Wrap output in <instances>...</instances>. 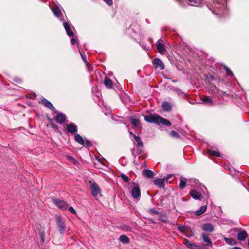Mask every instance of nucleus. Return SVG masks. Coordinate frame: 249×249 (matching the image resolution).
I'll use <instances>...</instances> for the list:
<instances>
[{"instance_id":"obj_10","label":"nucleus","mask_w":249,"mask_h":249,"mask_svg":"<svg viewBox=\"0 0 249 249\" xmlns=\"http://www.w3.org/2000/svg\"><path fill=\"white\" fill-rule=\"evenodd\" d=\"M157 50L159 53L163 54L165 53V49L163 41L161 39H159L156 43Z\"/></svg>"},{"instance_id":"obj_19","label":"nucleus","mask_w":249,"mask_h":249,"mask_svg":"<svg viewBox=\"0 0 249 249\" xmlns=\"http://www.w3.org/2000/svg\"><path fill=\"white\" fill-rule=\"evenodd\" d=\"M248 236L247 233L244 230L241 231L237 234V239L240 241H244Z\"/></svg>"},{"instance_id":"obj_12","label":"nucleus","mask_w":249,"mask_h":249,"mask_svg":"<svg viewBox=\"0 0 249 249\" xmlns=\"http://www.w3.org/2000/svg\"><path fill=\"white\" fill-rule=\"evenodd\" d=\"M66 129L68 132L70 133H75L77 132V126L73 123L67 124Z\"/></svg>"},{"instance_id":"obj_46","label":"nucleus","mask_w":249,"mask_h":249,"mask_svg":"<svg viewBox=\"0 0 249 249\" xmlns=\"http://www.w3.org/2000/svg\"><path fill=\"white\" fill-rule=\"evenodd\" d=\"M68 158L69 160H71L75 161V159H74L72 156H69L68 157Z\"/></svg>"},{"instance_id":"obj_5","label":"nucleus","mask_w":249,"mask_h":249,"mask_svg":"<svg viewBox=\"0 0 249 249\" xmlns=\"http://www.w3.org/2000/svg\"><path fill=\"white\" fill-rule=\"evenodd\" d=\"M63 26L68 36L70 37L73 36L74 33L72 28L74 29V27L71 24H70L69 23L67 22L63 23Z\"/></svg>"},{"instance_id":"obj_16","label":"nucleus","mask_w":249,"mask_h":249,"mask_svg":"<svg viewBox=\"0 0 249 249\" xmlns=\"http://www.w3.org/2000/svg\"><path fill=\"white\" fill-rule=\"evenodd\" d=\"M55 120L57 122L62 124L65 122L66 120L65 115L62 113H59L55 117Z\"/></svg>"},{"instance_id":"obj_45","label":"nucleus","mask_w":249,"mask_h":249,"mask_svg":"<svg viewBox=\"0 0 249 249\" xmlns=\"http://www.w3.org/2000/svg\"><path fill=\"white\" fill-rule=\"evenodd\" d=\"M40 236H41V240L43 242L44 241V240H45V234H44V233H41Z\"/></svg>"},{"instance_id":"obj_40","label":"nucleus","mask_w":249,"mask_h":249,"mask_svg":"<svg viewBox=\"0 0 249 249\" xmlns=\"http://www.w3.org/2000/svg\"><path fill=\"white\" fill-rule=\"evenodd\" d=\"M103 1L109 6H111L113 4L112 0H103Z\"/></svg>"},{"instance_id":"obj_50","label":"nucleus","mask_w":249,"mask_h":249,"mask_svg":"<svg viewBox=\"0 0 249 249\" xmlns=\"http://www.w3.org/2000/svg\"><path fill=\"white\" fill-rule=\"evenodd\" d=\"M129 134L131 136H132L134 137V135H135L132 132H129Z\"/></svg>"},{"instance_id":"obj_32","label":"nucleus","mask_w":249,"mask_h":249,"mask_svg":"<svg viewBox=\"0 0 249 249\" xmlns=\"http://www.w3.org/2000/svg\"><path fill=\"white\" fill-rule=\"evenodd\" d=\"M208 154L210 155H213L215 157H220V153L218 151H214L212 150H208Z\"/></svg>"},{"instance_id":"obj_23","label":"nucleus","mask_w":249,"mask_h":249,"mask_svg":"<svg viewBox=\"0 0 249 249\" xmlns=\"http://www.w3.org/2000/svg\"><path fill=\"white\" fill-rule=\"evenodd\" d=\"M163 124L167 126H170L171 125V122L167 119L160 117L159 125Z\"/></svg>"},{"instance_id":"obj_30","label":"nucleus","mask_w":249,"mask_h":249,"mask_svg":"<svg viewBox=\"0 0 249 249\" xmlns=\"http://www.w3.org/2000/svg\"><path fill=\"white\" fill-rule=\"evenodd\" d=\"M202 100L204 103L207 104L208 105H213V101L208 96H205L202 99Z\"/></svg>"},{"instance_id":"obj_4","label":"nucleus","mask_w":249,"mask_h":249,"mask_svg":"<svg viewBox=\"0 0 249 249\" xmlns=\"http://www.w3.org/2000/svg\"><path fill=\"white\" fill-rule=\"evenodd\" d=\"M160 116L158 115H150L144 116V120L149 123H157L159 124Z\"/></svg>"},{"instance_id":"obj_31","label":"nucleus","mask_w":249,"mask_h":249,"mask_svg":"<svg viewBox=\"0 0 249 249\" xmlns=\"http://www.w3.org/2000/svg\"><path fill=\"white\" fill-rule=\"evenodd\" d=\"M225 241L228 244L230 245H235L237 244L236 241L232 238H225Z\"/></svg>"},{"instance_id":"obj_39","label":"nucleus","mask_w":249,"mask_h":249,"mask_svg":"<svg viewBox=\"0 0 249 249\" xmlns=\"http://www.w3.org/2000/svg\"><path fill=\"white\" fill-rule=\"evenodd\" d=\"M69 210L70 211V212L71 213H72V214H76V211L74 210V209L72 207H71V206L69 208Z\"/></svg>"},{"instance_id":"obj_2","label":"nucleus","mask_w":249,"mask_h":249,"mask_svg":"<svg viewBox=\"0 0 249 249\" xmlns=\"http://www.w3.org/2000/svg\"><path fill=\"white\" fill-rule=\"evenodd\" d=\"M56 222L60 233L63 235L66 230V225L65 221L60 216H56Z\"/></svg>"},{"instance_id":"obj_3","label":"nucleus","mask_w":249,"mask_h":249,"mask_svg":"<svg viewBox=\"0 0 249 249\" xmlns=\"http://www.w3.org/2000/svg\"><path fill=\"white\" fill-rule=\"evenodd\" d=\"M90 188L92 195L94 197H97L99 196H101V189L97 183L91 182L90 184Z\"/></svg>"},{"instance_id":"obj_14","label":"nucleus","mask_w":249,"mask_h":249,"mask_svg":"<svg viewBox=\"0 0 249 249\" xmlns=\"http://www.w3.org/2000/svg\"><path fill=\"white\" fill-rule=\"evenodd\" d=\"M166 181L164 178H158L153 181L154 184L160 188H164L165 187Z\"/></svg>"},{"instance_id":"obj_36","label":"nucleus","mask_w":249,"mask_h":249,"mask_svg":"<svg viewBox=\"0 0 249 249\" xmlns=\"http://www.w3.org/2000/svg\"><path fill=\"white\" fill-rule=\"evenodd\" d=\"M170 135L171 136L176 138H179V135L176 131L172 130L170 132Z\"/></svg>"},{"instance_id":"obj_43","label":"nucleus","mask_w":249,"mask_h":249,"mask_svg":"<svg viewBox=\"0 0 249 249\" xmlns=\"http://www.w3.org/2000/svg\"><path fill=\"white\" fill-rule=\"evenodd\" d=\"M71 43L72 44V45H74L75 44V43H76V40L74 38H72L71 40Z\"/></svg>"},{"instance_id":"obj_48","label":"nucleus","mask_w":249,"mask_h":249,"mask_svg":"<svg viewBox=\"0 0 249 249\" xmlns=\"http://www.w3.org/2000/svg\"><path fill=\"white\" fill-rule=\"evenodd\" d=\"M183 227H178V229L181 232H183Z\"/></svg>"},{"instance_id":"obj_29","label":"nucleus","mask_w":249,"mask_h":249,"mask_svg":"<svg viewBox=\"0 0 249 249\" xmlns=\"http://www.w3.org/2000/svg\"><path fill=\"white\" fill-rule=\"evenodd\" d=\"M202 238L203 240L209 244V245H211L212 244L211 239L207 235V234L205 233H202Z\"/></svg>"},{"instance_id":"obj_37","label":"nucleus","mask_w":249,"mask_h":249,"mask_svg":"<svg viewBox=\"0 0 249 249\" xmlns=\"http://www.w3.org/2000/svg\"><path fill=\"white\" fill-rule=\"evenodd\" d=\"M79 53L81 56V58H82L83 61L85 62V63L87 66L88 64H89V63L88 62V61L86 60V56L82 53L81 51L79 49Z\"/></svg>"},{"instance_id":"obj_47","label":"nucleus","mask_w":249,"mask_h":249,"mask_svg":"<svg viewBox=\"0 0 249 249\" xmlns=\"http://www.w3.org/2000/svg\"><path fill=\"white\" fill-rule=\"evenodd\" d=\"M131 151L132 155L134 157H136V155H135V153H134L135 149L134 148H132V149H131Z\"/></svg>"},{"instance_id":"obj_8","label":"nucleus","mask_w":249,"mask_h":249,"mask_svg":"<svg viewBox=\"0 0 249 249\" xmlns=\"http://www.w3.org/2000/svg\"><path fill=\"white\" fill-rule=\"evenodd\" d=\"M54 203L59 208L66 210L68 209V205L65 201L59 199H55L53 200Z\"/></svg>"},{"instance_id":"obj_11","label":"nucleus","mask_w":249,"mask_h":249,"mask_svg":"<svg viewBox=\"0 0 249 249\" xmlns=\"http://www.w3.org/2000/svg\"><path fill=\"white\" fill-rule=\"evenodd\" d=\"M41 102L46 107L50 109L52 111H56L53 104L49 101H48L45 98H42L41 99Z\"/></svg>"},{"instance_id":"obj_20","label":"nucleus","mask_w":249,"mask_h":249,"mask_svg":"<svg viewBox=\"0 0 249 249\" xmlns=\"http://www.w3.org/2000/svg\"><path fill=\"white\" fill-rule=\"evenodd\" d=\"M74 139L75 141L79 144L84 145V140L83 138L78 134H75L74 135Z\"/></svg>"},{"instance_id":"obj_42","label":"nucleus","mask_w":249,"mask_h":249,"mask_svg":"<svg viewBox=\"0 0 249 249\" xmlns=\"http://www.w3.org/2000/svg\"><path fill=\"white\" fill-rule=\"evenodd\" d=\"M171 177V174H168L165 178H164V179H165V181L166 182H167L168 180Z\"/></svg>"},{"instance_id":"obj_49","label":"nucleus","mask_w":249,"mask_h":249,"mask_svg":"<svg viewBox=\"0 0 249 249\" xmlns=\"http://www.w3.org/2000/svg\"><path fill=\"white\" fill-rule=\"evenodd\" d=\"M231 249H242V248H240V247H234Z\"/></svg>"},{"instance_id":"obj_28","label":"nucleus","mask_w":249,"mask_h":249,"mask_svg":"<svg viewBox=\"0 0 249 249\" xmlns=\"http://www.w3.org/2000/svg\"><path fill=\"white\" fill-rule=\"evenodd\" d=\"M120 241L124 244H127L129 242V238L125 235H122L119 237Z\"/></svg>"},{"instance_id":"obj_15","label":"nucleus","mask_w":249,"mask_h":249,"mask_svg":"<svg viewBox=\"0 0 249 249\" xmlns=\"http://www.w3.org/2000/svg\"><path fill=\"white\" fill-rule=\"evenodd\" d=\"M190 194L192 198L196 200H198L202 196L200 193L198 192L196 190H192L190 191Z\"/></svg>"},{"instance_id":"obj_27","label":"nucleus","mask_w":249,"mask_h":249,"mask_svg":"<svg viewBox=\"0 0 249 249\" xmlns=\"http://www.w3.org/2000/svg\"><path fill=\"white\" fill-rule=\"evenodd\" d=\"M134 138L135 140L137 142V146H138L139 147H141V148L143 147V144L142 141L140 137L138 136L137 135H134Z\"/></svg>"},{"instance_id":"obj_9","label":"nucleus","mask_w":249,"mask_h":249,"mask_svg":"<svg viewBox=\"0 0 249 249\" xmlns=\"http://www.w3.org/2000/svg\"><path fill=\"white\" fill-rule=\"evenodd\" d=\"M153 65L155 69L160 68V70H163L165 68L164 64L163 62L159 58H155L153 60Z\"/></svg>"},{"instance_id":"obj_7","label":"nucleus","mask_w":249,"mask_h":249,"mask_svg":"<svg viewBox=\"0 0 249 249\" xmlns=\"http://www.w3.org/2000/svg\"><path fill=\"white\" fill-rule=\"evenodd\" d=\"M51 10L55 16L59 18L60 20H62L61 10L59 6L54 5L52 7Z\"/></svg>"},{"instance_id":"obj_34","label":"nucleus","mask_w":249,"mask_h":249,"mask_svg":"<svg viewBox=\"0 0 249 249\" xmlns=\"http://www.w3.org/2000/svg\"><path fill=\"white\" fill-rule=\"evenodd\" d=\"M223 68H224V70L225 71L226 73L227 74V75L228 76H229L230 77H232L233 76V73L230 69H229L226 66H224Z\"/></svg>"},{"instance_id":"obj_35","label":"nucleus","mask_w":249,"mask_h":249,"mask_svg":"<svg viewBox=\"0 0 249 249\" xmlns=\"http://www.w3.org/2000/svg\"><path fill=\"white\" fill-rule=\"evenodd\" d=\"M121 177L124 181L127 183L129 182L130 181L129 178L125 174L122 173L121 175Z\"/></svg>"},{"instance_id":"obj_38","label":"nucleus","mask_w":249,"mask_h":249,"mask_svg":"<svg viewBox=\"0 0 249 249\" xmlns=\"http://www.w3.org/2000/svg\"><path fill=\"white\" fill-rule=\"evenodd\" d=\"M148 212L151 214L153 215H158L159 213V211L153 208L150 209Z\"/></svg>"},{"instance_id":"obj_41","label":"nucleus","mask_w":249,"mask_h":249,"mask_svg":"<svg viewBox=\"0 0 249 249\" xmlns=\"http://www.w3.org/2000/svg\"><path fill=\"white\" fill-rule=\"evenodd\" d=\"M91 144L90 141H89V140H85V146L89 147L91 146Z\"/></svg>"},{"instance_id":"obj_25","label":"nucleus","mask_w":249,"mask_h":249,"mask_svg":"<svg viewBox=\"0 0 249 249\" xmlns=\"http://www.w3.org/2000/svg\"><path fill=\"white\" fill-rule=\"evenodd\" d=\"M207 210V206L204 205L201 206L200 209L196 212V215L199 216L202 214Z\"/></svg>"},{"instance_id":"obj_1","label":"nucleus","mask_w":249,"mask_h":249,"mask_svg":"<svg viewBox=\"0 0 249 249\" xmlns=\"http://www.w3.org/2000/svg\"><path fill=\"white\" fill-rule=\"evenodd\" d=\"M213 8V13L216 15H223L226 11V0H213L211 5Z\"/></svg>"},{"instance_id":"obj_24","label":"nucleus","mask_w":249,"mask_h":249,"mask_svg":"<svg viewBox=\"0 0 249 249\" xmlns=\"http://www.w3.org/2000/svg\"><path fill=\"white\" fill-rule=\"evenodd\" d=\"M104 84L105 86L108 88L111 89L112 88V81L108 77H106L104 80Z\"/></svg>"},{"instance_id":"obj_33","label":"nucleus","mask_w":249,"mask_h":249,"mask_svg":"<svg viewBox=\"0 0 249 249\" xmlns=\"http://www.w3.org/2000/svg\"><path fill=\"white\" fill-rule=\"evenodd\" d=\"M188 1L191 3V5L194 6H199L200 4V0H188Z\"/></svg>"},{"instance_id":"obj_44","label":"nucleus","mask_w":249,"mask_h":249,"mask_svg":"<svg viewBox=\"0 0 249 249\" xmlns=\"http://www.w3.org/2000/svg\"><path fill=\"white\" fill-rule=\"evenodd\" d=\"M51 125H52V127L54 128V129H58V127L57 125L55 124H54V123H52L51 124Z\"/></svg>"},{"instance_id":"obj_51","label":"nucleus","mask_w":249,"mask_h":249,"mask_svg":"<svg viewBox=\"0 0 249 249\" xmlns=\"http://www.w3.org/2000/svg\"><path fill=\"white\" fill-rule=\"evenodd\" d=\"M141 150L138 152V154H140L141 153Z\"/></svg>"},{"instance_id":"obj_6","label":"nucleus","mask_w":249,"mask_h":249,"mask_svg":"<svg viewBox=\"0 0 249 249\" xmlns=\"http://www.w3.org/2000/svg\"><path fill=\"white\" fill-rule=\"evenodd\" d=\"M131 195L134 199H140L141 196V191L138 184H136L131 192Z\"/></svg>"},{"instance_id":"obj_21","label":"nucleus","mask_w":249,"mask_h":249,"mask_svg":"<svg viewBox=\"0 0 249 249\" xmlns=\"http://www.w3.org/2000/svg\"><path fill=\"white\" fill-rule=\"evenodd\" d=\"M142 174L148 178H151L154 175V172L152 171L147 169L143 170L142 171Z\"/></svg>"},{"instance_id":"obj_22","label":"nucleus","mask_w":249,"mask_h":249,"mask_svg":"<svg viewBox=\"0 0 249 249\" xmlns=\"http://www.w3.org/2000/svg\"><path fill=\"white\" fill-rule=\"evenodd\" d=\"M161 106L163 110L165 111H169L171 110V105L169 102H164Z\"/></svg>"},{"instance_id":"obj_17","label":"nucleus","mask_w":249,"mask_h":249,"mask_svg":"<svg viewBox=\"0 0 249 249\" xmlns=\"http://www.w3.org/2000/svg\"><path fill=\"white\" fill-rule=\"evenodd\" d=\"M202 229L204 231L209 232H212L214 230L213 226L210 223H206L203 224Z\"/></svg>"},{"instance_id":"obj_53","label":"nucleus","mask_w":249,"mask_h":249,"mask_svg":"<svg viewBox=\"0 0 249 249\" xmlns=\"http://www.w3.org/2000/svg\"><path fill=\"white\" fill-rule=\"evenodd\" d=\"M248 245L249 246V239L248 240Z\"/></svg>"},{"instance_id":"obj_13","label":"nucleus","mask_w":249,"mask_h":249,"mask_svg":"<svg viewBox=\"0 0 249 249\" xmlns=\"http://www.w3.org/2000/svg\"><path fill=\"white\" fill-rule=\"evenodd\" d=\"M183 244L191 249H200V246L195 244L187 239L184 240Z\"/></svg>"},{"instance_id":"obj_26","label":"nucleus","mask_w":249,"mask_h":249,"mask_svg":"<svg viewBox=\"0 0 249 249\" xmlns=\"http://www.w3.org/2000/svg\"><path fill=\"white\" fill-rule=\"evenodd\" d=\"M186 181H187V179L185 178H184L183 177H181L180 178V184L179 185V187L181 189H183L186 187Z\"/></svg>"},{"instance_id":"obj_52","label":"nucleus","mask_w":249,"mask_h":249,"mask_svg":"<svg viewBox=\"0 0 249 249\" xmlns=\"http://www.w3.org/2000/svg\"><path fill=\"white\" fill-rule=\"evenodd\" d=\"M211 79H212V80L213 79V76H212V77H211Z\"/></svg>"},{"instance_id":"obj_18","label":"nucleus","mask_w":249,"mask_h":249,"mask_svg":"<svg viewBox=\"0 0 249 249\" xmlns=\"http://www.w3.org/2000/svg\"><path fill=\"white\" fill-rule=\"evenodd\" d=\"M131 123L134 127L139 128L141 127L139 119L135 116L131 118Z\"/></svg>"}]
</instances>
